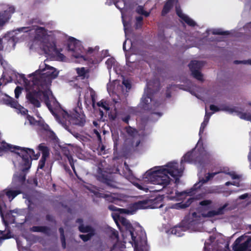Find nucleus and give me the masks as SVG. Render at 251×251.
Segmentation results:
<instances>
[{"label":"nucleus","instance_id":"obj_36","mask_svg":"<svg viewBox=\"0 0 251 251\" xmlns=\"http://www.w3.org/2000/svg\"><path fill=\"white\" fill-rule=\"evenodd\" d=\"M181 18L188 25L194 26L196 25L195 22L190 18L189 17H179Z\"/></svg>","mask_w":251,"mask_h":251},{"label":"nucleus","instance_id":"obj_21","mask_svg":"<svg viewBox=\"0 0 251 251\" xmlns=\"http://www.w3.org/2000/svg\"><path fill=\"white\" fill-rule=\"evenodd\" d=\"M58 49L57 48L55 42H52L48 44L45 48V51L49 55H54Z\"/></svg>","mask_w":251,"mask_h":251},{"label":"nucleus","instance_id":"obj_38","mask_svg":"<svg viewBox=\"0 0 251 251\" xmlns=\"http://www.w3.org/2000/svg\"><path fill=\"white\" fill-rule=\"evenodd\" d=\"M143 17H136L135 28L137 29L141 28L143 25Z\"/></svg>","mask_w":251,"mask_h":251},{"label":"nucleus","instance_id":"obj_27","mask_svg":"<svg viewBox=\"0 0 251 251\" xmlns=\"http://www.w3.org/2000/svg\"><path fill=\"white\" fill-rule=\"evenodd\" d=\"M79 231L82 233H95L94 228L90 226H84L80 225L78 226Z\"/></svg>","mask_w":251,"mask_h":251},{"label":"nucleus","instance_id":"obj_35","mask_svg":"<svg viewBox=\"0 0 251 251\" xmlns=\"http://www.w3.org/2000/svg\"><path fill=\"white\" fill-rule=\"evenodd\" d=\"M212 33L213 35H229L230 32L228 31H224L221 28L213 29Z\"/></svg>","mask_w":251,"mask_h":251},{"label":"nucleus","instance_id":"obj_15","mask_svg":"<svg viewBox=\"0 0 251 251\" xmlns=\"http://www.w3.org/2000/svg\"><path fill=\"white\" fill-rule=\"evenodd\" d=\"M29 230L34 232H41L48 236H50L51 233L50 227L47 226H33Z\"/></svg>","mask_w":251,"mask_h":251},{"label":"nucleus","instance_id":"obj_57","mask_svg":"<svg viewBox=\"0 0 251 251\" xmlns=\"http://www.w3.org/2000/svg\"><path fill=\"white\" fill-rule=\"evenodd\" d=\"M135 130L131 128L130 126H129L126 129V132L127 134L131 136H133L135 133Z\"/></svg>","mask_w":251,"mask_h":251},{"label":"nucleus","instance_id":"obj_39","mask_svg":"<svg viewBox=\"0 0 251 251\" xmlns=\"http://www.w3.org/2000/svg\"><path fill=\"white\" fill-rule=\"evenodd\" d=\"M219 173V172H215V173H208L207 176H206L205 179H202L200 182H201L202 184L205 183L207 182L208 180H209L210 179L212 178L215 176L217 175Z\"/></svg>","mask_w":251,"mask_h":251},{"label":"nucleus","instance_id":"obj_46","mask_svg":"<svg viewBox=\"0 0 251 251\" xmlns=\"http://www.w3.org/2000/svg\"><path fill=\"white\" fill-rule=\"evenodd\" d=\"M115 60L113 58H108L105 62L106 65H107V68L108 69H110L114 65Z\"/></svg>","mask_w":251,"mask_h":251},{"label":"nucleus","instance_id":"obj_22","mask_svg":"<svg viewBox=\"0 0 251 251\" xmlns=\"http://www.w3.org/2000/svg\"><path fill=\"white\" fill-rule=\"evenodd\" d=\"M211 113H207L206 111L205 115L203 122L201 124L200 131L199 136H200V140L201 139V134L203 133L204 128H205L210 118Z\"/></svg>","mask_w":251,"mask_h":251},{"label":"nucleus","instance_id":"obj_42","mask_svg":"<svg viewBox=\"0 0 251 251\" xmlns=\"http://www.w3.org/2000/svg\"><path fill=\"white\" fill-rule=\"evenodd\" d=\"M11 238L10 232L8 231L5 233L4 231H0V244H1L2 241Z\"/></svg>","mask_w":251,"mask_h":251},{"label":"nucleus","instance_id":"obj_1","mask_svg":"<svg viewBox=\"0 0 251 251\" xmlns=\"http://www.w3.org/2000/svg\"><path fill=\"white\" fill-rule=\"evenodd\" d=\"M13 149L17 150L18 151H15V153L22 158L23 168L21 172L13 175L11 184L2 191H0V199H2L4 195H6L10 201L23 193L25 186V172L30 169L32 159H37L40 156L39 153L35 154L33 149L13 146L4 141L0 143V156L2 155L4 151H11L14 152Z\"/></svg>","mask_w":251,"mask_h":251},{"label":"nucleus","instance_id":"obj_16","mask_svg":"<svg viewBox=\"0 0 251 251\" xmlns=\"http://www.w3.org/2000/svg\"><path fill=\"white\" fill-rule=\"evenodd\" d=\"M187 227L180 224L177 226H176L171 229V232L172 234H174L178 237L182 236L183 235V232L186 230Z\"/></svg>","mask_w":251,"mask_h":251},{"label":"nucleus","instance_id":"obj_34","mask_svg":"<svg viewBox=\"0 0 251 251\" xmlns=\"http://www.w3.org/2000/svg\"><path fill=\"white\" fill-rule=\"evenodd\" d=\"M11 17H0V30H2L6 24L8 23Z\"/></svg>","mask_w":251,"mask_h":251},{"label":"nucleus","instance_id":"obj_54","mask_svg":"<svg viewBox=\"0 0 251 251\" xmlns=\"http://www.w3.org/2000/svg\"><path fill=\"white\" fill-rule=\"evenodd\" d=\"M60 240L62 244V247L63 249H66V238L65 236H60Z\"/></svg>","mask_w":251,"mask_h":251},{"label":"nucleus","instance_id":"obj_58","mask_svg":"<svg viewBox=\"0 0 251 251\" xmlns=\"http://www.w3.org/2000/svg\"><path fill=\"white\" fill-rule=\"evenodd\" d=\"M130 118V115H127L125 117L123 118L122 119V120L123 122H124L126 124H128V122H129Z\"/></svg>","mask_w":251,"mask_h":251},{"label":"nucleus","instance_id":"obj_45","mask_svg":"<svg viewBox=\"0 0 251 251\" xmlns=\"http://www.w3.org/2000/svg\"><path fill=\"white\" fill-rule=\"evenodd\" d=\"M130 17H122L123 24L125 28V29L128 28L130 25L129 22L127 21Z\"/></svg>","mask_w":251,"mask_h":251},{"label":"nucleus","instance_id":"obj_7","mask_svg":"<svg viewBox=\"0 0 251 251\" xmlns=\"http://www.w3.org/2000/svg\"><path fill=\"white\" fill-rule=\"evenodd\" d=\"M243 240L242 236L237 238L232 245L233 251H246L249 248L251 247V237H249L243 243L241 242Z\"/></svg>","mask_w":251,"mask_h":251},{"label":"nucleus","instance_id":"obj_56","mask_svg":"<svg viewBox=\"0 0 251 251\" xmlns=\"http://www.w3.org/2000/svg\"><path fill=\"white\" fill-rule=\"evenodd\" d=\"M94 132L96 134L99 143H102V139L101 137L100 134L99 133V132L97 129H94Z\"/></svg>","mask_w":251,"mask_h":251},{"label":"nucleus","instance_id":"obj_18","mask_svg":"<svg viewBox=\"0 0 251 251\" xmlns=\"http://www.w3.org/2000/svg\"><path fill=\"white\" fill-rule=\"evenodd\" d=\"M151 202L150 200H146L139 201L133 204V207L136 209H147L150 207Z\"/></svg>","mask_w":251,"mask_h":251},{"label":"nucleus","instance_id":"obj_60","mask_svg":"<svg viewBox=\"0 0 251 251\" xmlns=\"http://www.w3.org/2000/svg\"><path fill=\"white\" fill-rule=\"evenodd\" d=\"M8 42L10 43H12L13 44V46H15V44H16V42L15 41V38L14 37H11L9 40H8Z\"/></svg>","mask_w":251,"mask_h":251},{"label":"nucleus","instance_id":"obj_11","mask_svg":"<svg viewBox=\"0 0 251 251\" xmlns=\"http://www.w3.org/2000/svg\"><path fill=\"white\" fill-rule=\"evenodd\" d=\"M228 205L227 203H226L216 210H214L208 211L206 214H203V216L204 217L211 218L215 216L223 215L225 214L226 208Z\"/></svg>","mask_w":251,"mask_h":251},{"label":"nucleus","instance_id":"obj_40","mask_svg":"<svg viewBox=\"0 0 251 251\" xmlns=\"http://www.w3.org/2000/svg\"><path fill=\"white\" fill-rule=\"evenodd\" d=\"M76 73L79 76L82 77V78H84L87 73V71L84 67L81 68H77L76 69Z\"/></svg>","mask_w":251,"mask_h":251},{"label":"nucleus","instance_id":"obj_29","mask_svg":"<svg viewBox=\"0 0 251 251\" xmlns=\"http://www.w3.org/2000/svg\"><path fill=\"white\" fill-rule=\"evenodd\" d=\"M47 75L50 79H54L57 77L58 72L52 67H50V71L46 72Z\"/></svg>","mask_w":251,"mask_h":251},{"label":"nucleus","instance_id":"obj_26","mask_svg":"<svg viewBox=\"0 0 251 251\" xmlns=\"http://www.w3.org/2000/svg\"><path fill=\"white\" fill-rule=\"evenodd\" d=\"M189 67L191 71L200 70L202 67V63L199 61L193 60L189 63Z\"/></svg>","mask_w":251,"mask_h":251},{"label":"nucleus","instance_id":"obj_14","mask_svg":"<svg viewBox=\"0 0 251 251\" xmlns=\"http://www.w3.org/2000/svg\"><path fill=\"white\" fill-rule=\"evenodd\" d=\"M29 230L34 232H41L48 236H50L51 233L50 227L47 226H33Z\"/></svg>","mask_w":251,"mask_h":251},{"label":"nucleus","instance_id":"obj_63","mask_svg":"<svg viewBox=\"0 0 251 251\" xmlns=\"http://www.w3.org/2000/svg\"><path fill=\"white\" fill-rule=\"evenodd\" d=\"M62 125L63 127L68 131L71 132V129L70 128L69 126L67 125L66 123H63Z\"/></svg>","mask_w":251,"mask_h":251},{"label":"nucleus","instance_id":"obj_44","mask_svg":"<svg viewBox=\"0 0 251 251\" xmlns=\"http://www.w3.org/2000/svg\"><path fill=\"white\" fill-rule=\"evenodd\" d=\"M97 105L99 107H102L103 109H104L105 110H106V111L109 110L110 109L109 107L108 106V104L107 103L106 101H105L103 100L99 101L97 103Z\"/></svg>","mask_w":251,"mask_h":251},{"label":"nucleus","instance_id":"obj_55","mask_svg":"<svg viewBox=\"0 0 251 251\" xmlns=\"http://www.w3.org/2000/svg\"><path fill=\"white\" fill-rule=\"evenodd\" d=\"M114 4L117 8H121V6H125V2L124 0H122L121 1H114Z\"/></svg>","mask_w":251,"mask_h":251},{"label":"nucleus","instance_id":"obj_13","mask_svg":"<svg viewBox=\"0 0 251 251\" xmlns=\"http://www.w3.org/2000/svg\"><path fill=\"white\" fill-rule=\"evenodd\" d=\"M62 152L68 159L69 164L73 169L75 175L77 176V173L75 167V161L73 156L71 154L70 150L67 147H64L62 149Z\"/></svg>","mask_w":251,"mask_h":251},{"label":"nucleus","instance_id":"obj_41","mask_svg":"<svg viewBox=\"0 0 251 251\" xmlns=\"http://www.w3.org/2000/svg\"><path fill=\"white\" fill-rule=\"evenodd\" d=\"M95 233H89L87 234H80L79 237L84 242H87L90 240L93 236H94Z\"/></svg>","mask_w":251,"mask_h":251},{"label":"nucleus","instance_id":"obj_25","mask_svg":"<svg viewBox=\"0 0 251 251\" xmlns=\"http://www.w3.org/2000/svg\"><path fill=\"white\" fill-rule=\"evenodd\" d=\"M35 32V38L39 40L43 39L47 34L46 30L42 27L37 28Z\"/></svg>","mask_w":251,"mask_h":251},{"label":"nucleus","instance_id":"obj_31","mask_svg":"<svg viewBox=\"0 0 251 251\" xmlns=\"http://www.w3.org/2000/svg\"><path fill=\"white\" fill-rule=\"evenodd\" d=\"M15 8L12 6H6L4 8V13L2 16H9L14 13Z\"/></svg>","mask_w":251,"mask_h":251},{"label":"nucleus","instance_id":"obj_30","mask_svg":"<svg viewBox=\"0 0 251 251\" xmlns=\"http://www.w3.org/2000/svg\"><path fill=\"white\" fill-rule=\"evenodd\" d=\"M108 209L113 211H119L120 213H124V214H129L130 213L129 210L124 209V208H118L115 206L113 204H110L108 206Z\"/></svg>","mask_w":251,"mask_h":251},{"label":"nucleus","instance_id":"obj_3","mask_svg":"<svg viewBox=\"0 0 251 251\" xmlns=\"http://www.w3.org/2000/svg\"><path fill=\"white\" fill-rule=\"evenodd\" d=\"M210 154L205 151L199 153H194L192 151H188L185 154L181 160V163L183 162L192 163L198 162L201 165L204 164L209 159Z\"/></svg>","mask_w":251,"mask_h":251},{"label":"nucleus","instance_id":"obj_12","mask_svg":"<svg viewBox=\"0 0 251 251\" xmlns=\"http://www.w3.org/2000/svg\"><path fill=\"white\" fill-rule=\"evenodd\" d=\"M228 205L227 203H226L216 210H214L208 211L206 214H203V216L204 217L211 218L215 216L223 215L225 214L226 208Z\"/></svg>","mask_w":251,"mask_h":251},{"label":"nucleus","instance_id":"obj_20","mask_svg":"<svg viewBox=\"0 0 251 251\" xmlns=\"http://www.w3.org/2000/svg\"><path fill=\"white\" fill-rule=\"evenodd\" d=\"M177 1L178 0H167L162 11V16L168 14L172 9L174 4L177 2Z\"/></svg>","mask_w":251,"mask_h":251},{"label":"nucleus","instance_id":"obj_23","mask_svg":"<svg viewBox=\"0 0 251 251\" xmlns=\"http://www.w3.org/2000/svg\"><path fill=\"white\" fill-rule=\"evenodd\" d=\"M194 199L193 198H190L188 199L185 202H181L177 203H176L175 207L176 209H184L189 207L190 204L193 202Z\"/></svg>","mask_w":251,"mask_h":251},{"label":"nucleus","instance_id":"obj_9","mask_svg":"<svg viewBox=\"0 0 251 251\" xmlns=\"http://www.w3.org/2000/svg\"><path fill=\"white\" fill-rule=\"evenodd\" d=\"M40 92L35 90L28 92L26 95V98L29 103L36 107H40L41 103L39 101Z\"/></svg>","mask_w":251,"mask_h":251},{"label":"nucleus","instance_id":"obj_24","mask_svg":"<svg viewBox=\"0 0 251 251\" xmlns=\"http://www.w3.org/2000/svg\"><path fill=\"white\" fill-rule=\"evenodd\" d=\"M26 118L31 125H35L37 124L39 126H42L45 130H47L46 127H48V126L47 124H44V123H41L40 121H37L33 116L29 115H27Z\"/></svg>","mask_w":251,"mask_h":251},{"label":"nucleus","instance_id":"obj_32","mask_svg":"<svg viewBox=\"0 0 251 251\" xmlns=\"http://www.w3.org/2000/svg\"><path fill=\"white\" fill-rule=\"evenodd\" d=\"M99 179L101 182L109 184L110 181V179L108 178V176L103 173H99Z\"/></svg>","mask_w":251,"mask_h":251},{"label":"nucleus","instance_id":"obj_64","mask_svg":"<svg viewBox=\"0 0 251 251\" xmlns=\"http://www.w3.org/2000/svg\"><path fill=\"white\" fill-rule=\"evenodd\" d=\"M248 197V194L247 193L244 194L239 196V199L241 200H244L246 199Z\"/></svg>","mask_w":251,"mask_h":251},{"label":"nucleus","instance_id":"obj_2","mask_svg":"<svg viewBox=\"0 0 251 251\" xmlns=\"http://www.w3.org/2000/svg\"><path fill=\"white\" fill-rule=\"evenodd\" d=\"M165 167L157 170H150L147 171L144 175V178L152 184L162 186V188H164L170 184L171 179L168 176L170 175L175 179V183H178L179 177L182 174V171L178 168V164L176 163L169 162Z\"/></svg>","mask_w":251,"mask_h":251},{"label":"nucleus","instance_id":"obj_5","mask_svg":"<svg viewBox=\"0 0 251 251\" xmlns=\"http://www.w3.org/2000/svg\"><path fill=\"white\" fill-rule=\"evenodd\" d=\"M210 109L211 111H213L214 112L222 110L227 111L231 114L235 113L237 115L239 116L241 119L247 120L249 121L251 120V115L239 111L237 107L234 106L231 108L226 104H223L221 105L220 107H218L217 106H216L214 104H211L210 105Z\"/></svg>","mask_w":251,"mask_h":251},{"label":"nucleus","instance_id":"obj_8","mask_svg":"<svg viewBox=\"0 0 251 251\" xmlns=\"http://www.w3.org/2000/svg\"><path fill=\"white\" fill-rule=\"evenodd\" d=\"M38 150L42 152V156L39 162L38 169L44 168L47 158L50 155V150L44 143H41L38 146Z\"/></svg>","mask_w":251,"mask_h":251},{"label":"nucleus","instance_id":"obj_62","mask_svg":"<svg viewBox=\"0 0 251 251\" xmlns=\"http://www.w3.org/2000/svg\"><path fill=\"white\" fill-rule=\"evenodd\" d=\"M59 232L60 233V236H65L64 230L63 227H60L58 229Z\"/></svg>","mask_w":251,"mask_h":251},{"label":"nucleus","instance_id":"obj_53","mask_svg":"<svg viewBox=\"0 0 251 251\" xmlns=\"http://www.w3.org/2000/svg\"><path fill=\"white\" fill-rule=\"evenodd\" d=\"M212 203V201L210 200H205L200 202V205L201 206H207Z\"/></svg>","mask_w":251,"mask_h":251},{"label":"nucleus","instance_id":"obj_59","mask_svg":"<svg viewBox=\"0 0 251 251\" xmlns=\"http://www.w3.org/2000/svg\"><path fill=\"white\" fill-rule=\"evenodd\" d=\"M90 95H91V100H92V104H93V105L94 106L95 104V94L94 92H93V93L91 92Z\"/></svg>","mask_w":251,"mask_h":251},{"label":"nucleus","instance_id":"obj_28","mask_svg":"<svg viewBox=\"0 0 251 251\" xmlns=\"http://www.w3.org/2000/svg\"><path fill=\"white\" fill-rule=\"evenodd\" d=\"M100 195L101 197L104 198L107 201L110 202L116 203L119 201V199L113 196L111 194H100Z\"/></svg>","mask_w":251,"mask_h":251},{"label":"nucleus","instance_id":"obj_48","mask_svg":"<svg viewBox=\"0 0 251 251\" xmlns=\"http://www.w3.org/2000/svg\"><path fill=\"white\" fill-rule=\"evenodd\" d=\"M9 105L11 107L17 108V106L18 105V102L12 98H9Z\"/></svg>","mask_w":251,"mask_h":251},{"label":"nucleus","instance_id":"obj_37","mask_svg":"<svg viewBox=\"0 0 251 251\" xmlns=\"http://www.w3.org/2000/svg\"><path fill=\"white\" fill-rule=\"evenodd\" d=\"M136 11L138 14L142 15V16H149L150 15V13L145 11L144 7L142 6H138Z\"/></svg>","mask_w":251,"mask_h":251},{"label":"nucleus","instance_id":"obj_19","mask_svg":"<svg viewBox=\"0 0 251 251\" xmlns=\"http://www.w3.org/2000/svg\"><path fill=\"white\" fill-rule=\"evenodd\" d=\"M151 101V93L144 94L141 99L140 105L142 108L146 109Z\"/></svg>","mask_w":251,"mask_h":251},{"label":"nucleus","instance_id":"obj_4","mask_svg":"<svg viewBox=\"0 0 251 251\" xmlns=\"http://www.w3.org/2000/svg\"><path fill=\"white\" fill-rule=\"evenodd\" d=\"M69 50L71 51L72 55L76 58H82L84 60H88L86 55H83L84 48L81 43L74 37H71L69 38L67 44Z\"/></svg>","mask_w":251,"mask_h":251},{"label":"nucleus","instance_id":"obj_52","mask_svg":"<svg viewBox=\"0 0 251 251\" xmlns=\"http://www.w3.org/2000/svg\"><path fill=\"white\" fill-rule=\"evenodd\" d=\"M46 219L47 221L49 222L53 223L54 224H56V221L54 219V217L50 214H47L46 216Z\"/></svg>","mask_w":251,"mask_h":251},{"label":"nucleus","instance_id":"obj_17","mask_svg":"<svg viewBox=\"0 0 251 251\" xmlns=\"http://www.w3.org/2000/svg\"><path fill=\"white\" fill-rule=\"evenodd\" d=\"M40 92V98L39 100L41 101H43L48 108L51 110V105L50 104V100L49 96L48 94V92L47 91H40L39 90Z\"/></svg>","mask_w":251,"mask_h":251},{"label":"nucleus","instance_id":"obj_47","mask_svg":"<svg viewBox=\"0 0 251 251\" xmlns=\"http://www.w3.org/2000/svg\"><path fill=\"white\" fill-rule=\"evenodd\" d=\"M176 14L177 16H186V15L184 14L183 13V11L181 8V7L179 5H176Z\"/></svg>","mask_w":251,"mask_h":251},{"label":"nucleus","instance_id":"obj_50","mask_svg":"<svg viewBox=\"0 0 251 251\" xmlns=\"http://www.w3.org/2000/svg\"><path fill=\"white\" fill-rule=\"evenodd\" d=\"M22 88L20 86H17L14 90L15 97L18 99L22 92Z\"/></svg>","mask_w":251,"mask_h":251},{"label":"nucleus","instance_id":"obj_61","mask_svg":"<svg viewBox=\"0 0 251 251\" xmlns=\"http://www.w3.org/2000/svg\"><path fill=\"white\" fill-rule=\"evenodd\" d=\"M228 174L231 176L233 179H238L239 178V176L234 173H229Z\"/></svg>","mask_w":251,"mask_h":251},{"label":"nucleus","instance_id":"obj_43","mask_svg":"<svg viewBox=\"0 0 251 251\" xmlns=\"http://www.w3.org/2000/svg\"><path fill=\"white\" fill-rule=\"evenodd\" d=\"M62 50L61 49H58L56 52L54 53L53 55H55L56 57V59L59 61H63L65 58V55L61 53Z\"/></svg>","mask_w":251,"mask_h":251},{"label":"nucleus","instance_id":"obj_6","mask_svg":"<svg viewBox=\"0 0 251 251\" xmlns=\"http://www.w3.org/2000/svg\"><path fill=\"white\" fill-rule=\"evenodd\" d=\"M69 123L79 126H83L86 123V117L83 112H78L75 110L74 112L70 116H68Z\"/></svg>","mask_w":251,"mask_h":251},{"label":"nucleus","instance_id":"obj_10","mask_svg":"<svg viewBox=\"0 0 251 251\" xmlns=\"http://www.w3.org/2000/svg\"><path fill=\"white\" fill-rule=\"evenodd\" d=\"M120 222L121 224L125 227L126 230L129 232L132 240L136 244V237L135 236L134 234V228L130 222L124 217H122Z\"/></svg>","mask_w":251,"mask_h":251},{"label":"nucleus","instance_id":"obj_49","mask_svg":"<svg viewBox=\"0 0 251 251\" xmlns=\"http://www.w3.org/2000/svg\"><path fill=\"white\" fill-rule=\"evenodd\" d=\"M234 63L235 64H249L251 65V59H249L247 60H235L234 61Z\"/></svg>","mask_w":251,"mask_h":251},{"label":"nucleus","instance_id":"obj_51","mask_svg":"<svg viewBox=\"0 0 251 251\" xmlns=\"http://www.w3.org/2000/svg\"><path fill=\"white\" fill-rule=\"evenodd\" d=\"M113 218L114 220L115 223H116L117 225L118 226H119V225L118 224V221H120L121 218H122V216H121L118 214H114L112 215Z\"/></svg>","mask_w":251,"mask_h":251},{"label":"nucleus","instance_id":"obj_33","mask_svg":"<svg viewBox=\"0 0 251 251\" xmlns=\"http://www.w3.org/2000/svg\"><path fill=\"white\" fill-rule=\"evenodd\" d=\"M193 76L196 79L202 81L203 80V75L200 70H194L191 71Z\"/></svg>","mask_w":251,"mask_h":251}]
</instances>
